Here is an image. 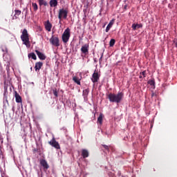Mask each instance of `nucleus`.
Instances as JSON below:
<instances>
[{"label":"nucleus","mask_w":177,"mask_h":177,"mask_svg":"<svg viewBox=\"0 0 177 177\" xmlns=\"http://www.w3.org/2000/svg\"><path fill=\"white\" fill-rule=\"evenodd\" d=\"M107 99H109L111 103H121L122 99H124V93L118 92L117 94L113 93H110L106 95Z\"/></svg>","instance_id":"f257e3e1"},{"label":"nucleus","mask_w":177,"mask_h":177,"mask_svg":"<svg viewBox=\"0 0 177 177\" xmlns=\"http://www.w3.org/2000/svg\"><path fill=\"white\" fill-rule=\"evenodd\" d=\"M21 39L24 45H26L27 48H30V35H28L27 29H24L22 35H21Z\"/></svg>","instance_id":"f03ea898"},{"label":"nucleus","mask_w":177,"mask_h":177,"mask_svg":"<svg viewBox=\"0 0 177 177\" xmlns=\"http://www.w3.org/2000/svg\"><path fill=\"white\" fill-rule=\"evenodd\" d=\"M68 15V9H59L58 13V19L62 20V19H67V16Z\"/></svg>","instance_id":"7ed1b4c3"},{"label":"nucleus","mask_w":177,"mask_h":177,"mask_svg":"<svg viewBox=\"0 0 177 177\" xmlns=\"http://www.w3.org/2000/svg\"><path fill=\"white\" fill-rule=\"evenodd\" d=\"M71 34H70V29L67 28L64 33L62 34V41L64 44H67L68 40L70 39Z\"/></svg>","instance_id":"20e7f679"},{"label":"nucleus","mask_w":177,"mask_h":177,"mask_svg":"<svg viewBox=\"0 0 177 177\" xmlns=\"http://www.w3.org/2000/svg\"><path fill=\"white\" fill-rule=\"evenodd\" d=\"M82 57H86L87 55H89V44H84L80 49Z\"/></svg>","instance_id":"39448f33"},{"label":"nucleus","mask_w":177,"mask_h":177,"mask_svg":"<svg viewBox=\"0 0 177 177\" xmlns=\"http://www.w3.org/2000/svg\"><path fill=\"white\" fill-rule=\"evenodd\" d=\"M50 43L51 44V45H53V46H60V43H59V37H55V36H52L51 38L50 39Z\"/></svg>","instance_id":"423d86ee"},{"label":"nucleus","mask_w":177,"mask_h":177,"mask_svg":"<svg viewBox=\"0 0 177 177\" xmlns=\"http://www.w3.org/2000/svg\"><path fill=\"white\" fill-rule=\"evenodd\" d=\"M48 145L52 146V147H55V149H60V145L57 141H56V139H55V138H53L50 141L48 142Z\"/></svg>","instance_id":"0eeeda50"},{"label":"nucleus","mask_w":177,"mask_h":177,"mask_svg":"<svg viewBox=\"0 0 177 177\" xmlns=\"http://www.w3.org/2000/svg\"><path fill=\"white\" fill-rule=\"evenodd\" d=\"M99 78H100L99 73L95 71L91 77L92 82H93V84L97 82V81H99Z\"/></svg>","instance_id":"6e6552de"},{"label":"nucleus","mask_w":177,"mask_h":177,"mask_svg":"<svg viewBox=\"0 0 177 177\" xmlns=\"http://www.w3.org/2000/svg\"><path fill=\"white\" fill-rule=\"evenodd\" d=\"M35 53L40 60H45L46 59V55H45V54L39 52V50H35Z\"/></svg>","instance_id":"1a4fd4ad"},{"label":"nucleus","mask_w":177,"mask_h":177,"mask_svg":"<svg viewBox=\"0 0 177 177\" xmlns=\"http://www.w3.org/2000/svg\"><path fill=\"white\" fill-rule=\"evenodd\" d=\"M40 165L43 167L44 169H49V165L48 164V162L45 159H41L40 160Z\"/></svg>","instance_id":"9d476101"},{"label":"nucleus","mask_w":177,"mask_h":177,"mask_svg":"<svg viewBox=\"0 0 177 177\" xmlns=\"http://www.w3.org/2000/svg\"><path fill=\"white\" fill-rule=\"evenodd\" d=\"M44 27L46 31H48V32L52 31V24H50V21H49V20L45 22Z\"/></svg>","instance_id":"9b49d317"},{"label":"nucleus","mask_w":177,"mask_h":177,"mask_svg":"<svg viewBox=\"0 0 177 177\" xmlns=\"http://www.w3.org/2000/svg\"><path fill=\"white\" fill-rule=\"evenodd\" d=\"M42 66H44V64L41 62H36L35 66V71L41 70V68H42Z\"/></svg>","instance_id":"f8f14e48"},{"label":"nucleus","mask_w":177,"mask_h":177,"mask_svg":"<svg viewBox=\"0 0 177 177\" xmlns=\"http://www.w3.org/2000/svg\"><path fill=\"white\" fill-rule=\"evenodd\" d=\"M142 27H143L142 24H133L131 26V28H133L134 31H136V30H139V28H142Z\"/></svg>","instance_id":"ddd939ff"},{"label":"nucleus","mask_w":177,"mask_h":177,"mask_svg":"<svg viewBox=\"0 0 177 177\" xmlns=\"http://www.w3.org/2000/svg\"><path fill=\"white\" fill-rule=\"evenodd\" d=\"M115 21V19H114L110 21L109 24L106 26V32H109V31H110V28H111V27H113V25L114 24Z\"/></svg>","instance_id":"4468645a"},{"label":"nucleus","mask_w":177,"mask_h":177,"mask_svg":"<svg viewBox=\"0 0 177 177\" xmlns=\"http://www.w3.org/2000/svg\"><path fill=\"white\" fill-rule=\"evenodd\" d=\"M15 100L17 103H21V96L17 93V91L15 92Z\"/></svg>","instance_id":"2eb2a0df"},{"label":"nucleus","mask_w":177,"mask_h":177,"mask_svg":"<svg viewBox=\"0 0 177 177\" xmlns=\"http://www.w3.org/2000/svg\"><path fill=\"white\" fill-rule=\"evenodd\" d=\"M82 156L83 158H87V157H89V151L87 149H82Z\"/></svg>","instance_id":"dca6fc26"},{"label":"nucleus","mask_w":177,"mask_h":177,"mask_svg":"<svg viewBox=\"0 0 177 177\" xmlns=\"http://www.w3.org/2000/svg\"><path fill=\"white\" fill-rule=\"evenodd\" d=\"M1 49L2 52L3 53V55L8 54V47L6 45H2L1 46Z\"/></svg>","instance_id":"f3484780"},{"label":"nucleus","mask_w":177,"mask_h":177,"mask_svg":"<svg viewBox=\"0 0 177 177\" xmlns=\"http://www.w3.org/2000/svg\"><path fill=\"white\" fill-rule=\"evenodd\" d=\"M73 81L74 82H75V84H77V85H81V80H80V78H78V77L74 76L73 77Z\"/></svg>","instance_id":"a211bd4d"},{"label":"nucleus","mask_w":177,"mask_h":177,"mask_svg":"<svg viewBox=\"0 0 177 177\" xmlns=\"http://www.w3.org/2000/svg\"><path fill=\"white\" fill-rule=\"evenodd\" d=\"M50 6L51 8H56L57 6V0H50Z\"/></svg>","instance_id":"6ab92c4d"},{"label":"nucleus","mask_w":177,"mask_h":177,"mask_svg":"<svg viewBox=\"0 0 177 177\" xmlns=\"http://www.w3.org/2000/svg\"><path fill=\"white\" fill-rule=\"evenodd\" d=\"M15 15L13 17V19H17L19 17L18 16H20V15H21V10H15Z\"/></svg>","instance_id":"aec40b11"},{"label":"nucleus","mask_w":177,"mask_h":177,"mask_svg":"<svg viewBox=\"0 0 177 177\" xmlns=\"http://www.w3.org/2000/svg\"><path fill=\"white\" fill-rule=\"evenodd\" d=\"M28 56L29 59L31 58L33 59V60H37V55H35V53H29Z\"/></svg>","instance_id":"412c9836"},{"label":"nucleus","mask_w":177,"mask_h":177,"mask_svg":"<svg viewBox=\"0 0 177 177\" xmlns=\"http://www.w3.org/2000/svg\"><path fill=\"white\" fill-rule=\"evenodd\" d=\"M97 122H99V124H100V125H102V124H103V115L102 114L99 115V117L97 118Z\"/></svg>","instance_id":"4be33fe9"},{"label":"nucleus","mask_w":177,"mask_h":177,"mask_svg":"<svg viewBox=\"0 0 177 177\" xmlns=\"http://www.w3.org/2000/svg\"><path fill=\"white\" fill-rule=\"evenodd\" d=\"M148 84L151 85V86H156V82L154 81V79L149 80L148 81Z\"/></svg>","instance_id":"5701e85b"},{"label":"nucleus","mask_w":177,"mask_h":177,"mask_svg":"<svg viewBox=\"0 0 177 177\" xmlns=\"http://www.w3.org/2000/svg\"><path fill=\"white\" fill-rule=\"evenodd\" d=\"M39 1V5L40 6H42V5H44V6H46V5H48V3H46V1H45V0H38Z\"/></svg>","instance_id":"b1692460"},{"label":"nucleus","mask_w":177,"mask_h":177,"mask_svg":"<svg viewBox=\"0 0 177 177\" xmlns=\"http://www.w3.org/2000/svg\"><path fill=\"white\" fill-rule=\"evenodd\" d=\"M32 6L35 12H37V10H38V5L37 4V3H32Z\"/></svg>","instance_id":"393cba45"},{"label":"nucleus","mask_w":177,"mask_h":177,"mask_svg":"<svg viewBox=\"0 0 177 177\" xmlns=\"http://www.w3.org/2000/svg\"><path fill=\"white\" fill-rule=\"evenodd\" d=\"M89 95V88L83 91V96H87Z\"/></svg>","instance_id":"a878e982"},{"label":"nucleus","mask_w":177,"mask_h":177,"mask_svg":"<svg viewBox=\"0 0 177 177\" xmlns=\"http://www.w3.org/2000/svg\"><path fill=\"white\" fill-rule=\"evenodd\" d=\"M115 39H111L110 40V42H109V46H110L111 47H113V46L115 45Z\"/></svg>","instance_id":"bb28decb"},{"label":"nucleus","mask_w":177,"mask_h":177,"mask_svg":"<svg viewBox=\"0 0 177 177\" xmlns=\"http://www.w3.org/2000/svg\"><path fill=\"white\" fill-rule=\"evenodd\" d=\"M53 95L54 96H55V97H58L59 96V93L57 92V89H53Z\"/></svg>","instance_id":"cd10ccee"},{"label":"nucleus","mask_w":177,"mask_h":177,"mask_svg":"<svg viewBox=\"0 0 177 177\" xmlns=\"http://www.w3.org/2000/svg\"><path fill=\"white\" fill-rule=\"evenodd\" d=\"M140 75H142L144 78L146 77V71L141 72Z\"/></svg>","instance_id":"c85d7f7f"},{"label":"nucleus","mask_w":177,"mask_h":177,"mask_svg":"<svg viewBox=\"0 0 177 177\" xmlns=\"http://www.w3.org/2000/svg\"><path fill=\"white\" fill-rule=\"evenodd\" d=\"M151 97H157V94L156 93H154V92H152Z\"/></svg>","instance_id":"c756f323"},{"label":"nucleus","mask_w":177,"mask_h":177,"mask_svg":"<svg viewBox=\"0 0 177 177\" xmlns=\"http://www.w3.org/2000/svg\"><path fill=\"white\" fill-rule=\"evenodd\" d=\"M102 147H104V149L105 150L109 151V146L105 145H103Z\"/></svg>","instance_id":"7c9ffc66"},{"label":"nucleus","mask_w":177,"mask_h":177,"mask_svg":"<svg viewBox=\"0 0 177 177\" xmlns=\"http://www.w3.org/2000/svg\"><path fill=\"white\" fill-rule=\"evenodd\" d=\"M0 140H1V142H3V141L2 140V137H1V136H0Z\"/></svg>","instance_id":"2f4dec72"},{"label":"nucleus","mask_w":177,"mask_h":177,"mask_svg":"<svg viewBox=\"0 0 177 177\" xmlns=\"http://www.w3.org/2000/svg\"><path fill=\"white\" fill-rule=\"evenodd\" d=\"M139 78H142V75H140Z\"/></svg>","instance_id":"473e14b6"},{"label":"nucleus","mask_w":177,"mask_h":177,"mask_svg":"<svg viewBox=\"0 0 177 177\" xmlns=\"http://www.w3.org/2000/svg\"><path fill=\"white\" fill-rule=\"evenodd\" d=\"M62 23V20L59 19V24Z\"/></svg>","instance_id":"72a5a7b5"},{"label":"nucleus","mask_w":177,"mask_h":177,"mask_svg":"<svg viewBox=\"0 0 177 177\" xmlns=\"http://www.w3.org/2000/svg\"><path fill=\"white\" fill-rule=\"evenodd\" d=\"M125 9H127V6L124 7Z\"/></svg>","instance_id":"f704fd0d"},{"label":"nucleus","mask_w":177,"mask_h":177,"mask_svg":"<svg viewBox=\"0 0 177 177\" xmlns=\"http://www.w3.org/2000/svg\"><path fill=\"white\" fill-rule=\"evenodd\" d=\"M30 70H32V67L30 68Z\"/></svg>","instance_id":"c9c22d12"}]
</instances>
